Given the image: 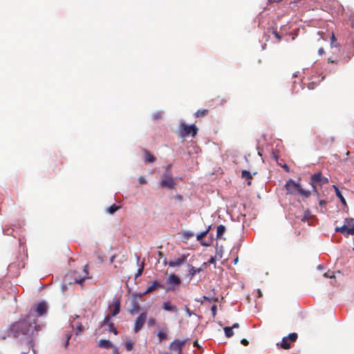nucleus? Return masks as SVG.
Wrapping results in <instances>:
<instances>
[{
  "instance_id": "31",
  "label": "nucleus",
  "mask_w": 354,
  "mask_h": 354,
  "mask_svg": "<svg viewBox=\"0 0 354 354\" xmlns=\"http://www.w3.org/2000/svg\"><path fill=\"white\" fill-rule=\"evenodd\" d=\"M144 266H145V263L143 261V262H142L140 267L139 268V269L137 271V273L135 275L136 278L140 277L142 274L143 270H144Z\"/></svg>"
},
{
  "instance_id": "30",
  "label": "nucleus",
  "mask_w": 354,
  "mask_h": 354,
  "mask_svg": "<svg viewBox=\"0 0 354 354\" xmlns=\"http://www.w3.org/2000/svg\"><path fill=\"white\" fill-rule=\"evenodd\" d=\"M196 274V269L192 265H189V275L192 278Z\"/></svg>"
},
{
  "instance_id": "59",
  "label": "nucleus",
  "mask_w": 354,
  "mask_h": 354,
  "mask_svg": "<svg viewBox=\"0 0 354 354\" xmlns=\"http://www.w3.org/2000/svg\"><path fill=\"white\" fill-rule=\"evenodd\" d=\"M52 167H53V171H55L56 170L55 166H53Z\"/></svg>"
},
{
  "instance_id": "42",
  "label": "nucleus",
  "mask_w": 354,
  "mask_h": 354,
  "mask_svg": "<svg viewBox=\"0 0 354 354\" xmlns=\"http://www.w3.org/2000/svg\"><path fill=\"white\" fill-rule=\"evenodd\" d=\"M109 320H110V315H107L106 317H105V318L104 319L103 322H102V324L103 325H106V324H109Z\"/></svg>"
},
{
  "instance_id": "51",
  "label": "nucleus",
  "mask_w": 354,
  "mask_h": 354,
  "mask_svg": "<svg viewBox=\"0 0 354 354\" xmlns=\"http://www.w3.org/2000/svg\"><path fill=\"white\" fill-rule=\"evenodd\" d=\"M136 297H138L139 298H142L144 295H145L146 294L145 293V292H142V293H139V294H136Z\"/></svg>"
},
{
  "instance_id": "44",
  "label": "nucleus",
  "mask_w": 354,
  "mask_h": 354,
  "mask_svg": "<svg viewBox=\"0 0 354 354\" xmlns=\"http://www.w3.org/2000/svg\"><path fill=\"white\" fill-rule=\"evenodd\" d=\"M328 63H334V64H338V59H333L332 57H329L328 59Z\"/></svg>"
},
{
  "instance_id": "49",
  "label": "nucleus",
  "mask_w": 354,
  "mask_h": 354,
  "mask_svg": "<svg viewBox=\"0 0 354 354\" xmlns=\"http://www.w3.org/2000/svg\"><path fill=\"white\" fill-rule=\"evenodd\" d=\"M287 172H288L290 171V169H289V167L286 165V164H284L283 165L281 166Z\"/></svg>"
},
{
  "instance_id": "11",
  "label": "nucleus",
  "mask_w": 354,
  "mask_h": 354,
  "mask_svg": "<svg viewBox=\"0 0 354 354\" xmlns=\"http://www.w3.org/2000/svg\"><path fill=\"white\" fill-rule=\"evenodd\" d=\"M187 256L182 254L180 257L170 261L168 263L169 267H178L187 262Z\"/></svg>"
},
{
  "instance_id": "4",
  "label": "nucleus",
  "mask_w": 354,
  "mask_h": 354,
  "mask_svg": "<svg viewBox=\"0 0 354 354\" xmlns=\"http://www.w3.org/2000/svg\"><path fill=\"white\" fill-rule=\"evenodd\" d=\"M328 183V178L323 176L321 172L314 174L310 177V185L313 188V192L318 194L319 192L316 188V185H324Z\"/></svg>"
},
{
  "instance_id": "22",
  "label": "nucleus",
  "mask_w": 354,
  "mask_h": 354,
  "mask_svg": "<svg viewBox=\"0 0 354 354\" xmlns=\"http://www.w3.org/2000/svg\"><path fill=\"white\" fill-rule=\"evenodd\" d=\"M145 160L149 162H154L156 160V157L150 153L148 151H145Z\"/></svg>"
},
{
  "instance_id": "20",
  "label": "nucleus",
  "mask_w": 354,
  "mask_h": 354,
  "mask_svg": "<svg viewBox=\"0 0 354 354\" xmlns=\"http://www.w3.org/2000/svg\"><path fill=\"white\" fill-rule=\"evenodd\" d=\"M156 335L160 343L167 339V334L164 329L158 330Z\"/></svg>"
},
{
  "instance_id": "17",
  "label": "nucleus",
  "mask_w": 354,
  "mask_h": 354,
  "mask_svg": "<svg viewBox=\"0 0 354 354\" xmlns=\"http://www.w3.org/2000/svg\"><path fill=\"white\" fill-rule=\"evenodd\" d=\"M47 307L45 303H39L36 308V313L39 315H43L46 313Z\"/></svg>"
},
{
  "instance_id": "29",
  "label": "nucleus",
  "mask_w": 354,
  "mask_h": 354,
  "mask_svg": "<svg viewBox=\"0 0 354 354\" xmlns=\"http://www.w3.org/2000/svg\"><path fill=\"white\" fill-rule=\"evenodd\" d=\"M181 234H182V237L185 240H189V239H191L192 237H193L194 236V234L189 231H184L182 232Z\"/></svg>"
},
{
  "instance_id": "61",
  "label": "nucleus",
  "mask_w": 354,
  "mask_h": 354,
  "mask_svg": "<svg viewBox=\"0 0 354 354\" xmlns=\"http://www.w3.org/2000/svg\"><path fill=\"white\" fill-rule=\"evenodd\" d=\"M238 261V258H236L235 260H234V264H236Z\"/></svg>"
},
{
  "instance_id": "62",
  "label": "nucleus",
  "mask_w": 354,
  "mask_h": 354,
  "mask_svg": "<svg viewBox=\"0 0 354 354\" xmlns=\"http://www.w3.org/2000/svg\"><path fill=\"white\" fill-rule=\"evenodd\" d=\"M139 261H140V257H137V263H138V262H139Z\"/></svg>"
},
{
  "instance_id": "23",
  "label": "nucleus",
  "mask_w": 354,
  "mask_h": 354,
  "mask_svg": "<svg viewBox=\"0 0 354 354\" xmlns=\"http://www.w3.org/2000/svg\"><path fill=\"white\" fill-rule=\"evenodd\" d=\"M208 113H209V110L206 109H204L198 110L195 113L194 115H195L196 118H203V117H205V116L207 115Z\"/></svg>"
},
{
  "instance_id": "37",
  "label": "nucleus",
  "mask_w": 354,
  "mask_h": 354,
  "mask_svg": "<svg viewBox=\"0 0 354 354\" xmlns=\"http://www.w3.org/2000/svg\"><path fill=\"white\" fill-rule=\"evenodd\" d=\"M351 226L349 228V232L351 235H354V219L353 218V222L350 223Z\"/></svg>"
},
{
  "instance_id": "12",
  "label": "nucleus",
  "mask_w": 354,
  "mask_h": 354,
  "mask_svg": "<svg viewBox=\"0 0 354 354\" xmlns=\"http://www.w3.org/2000/svg\"><path fill=\"white\" fill-rule=\"evenodd\" d=\"M160 185L162 187L172 189L176 185V183L170 176H168L165 179L161 180Z\"/></svg>"
},
{
  "instance_id": "34",
  "label": "nucleus",
  "mask_w": 354,
  "mask_h": 354,
  "mask_svg": "<svg viewBox=\"0 0 354 354\" xmlns=\"http://www.w3.org/2000/svg\"><path fill=\"white\" fill-rule=\"evenodd\" d=\"M203 299L209 302H212V301H218V298L217 297H206V296H204L203 297Z\"/></svg>"
},
{
  "instance_id": "64",
  "label": "nucleus",
  "mask_w": 354,
  "mask_h": 354,
  "mask_svg": "<svg viewBox=\"0 0 354 354\" xmlns=\"http://www.w3.org/2000/svg\"><path fill=\"white\" fill-rule=\"evenodd\" d=\"M159 254H160V256H162V252H159Z\"/></svg>"
},
{
  "instance_id": "52",
  "label": "nucleus",
  "mask_w": 354,
  "mask_h": 354,
  "mask_svg": "<svg viewBox=\"0 0 354 354\" xmlns=\"http://www.w3.org/2000/svg\"><path fill=\"white\" fill-rule=\"evenodd\" d=\"M231 327L232 328V329L233 328H238L239 327V324L238 323H235Z\"/></svg>"
},
{
  "instance_id": "36",
  "label": "nucleus",
  "mask_w": 354,
  "mask_h": 354,
  "mask_svg": "<svg viewBox=\"0 0 354 354\" xmlns=\"http://www.w3.org/2000/svg\"><path fill=\"white\" fill-rule=\"evenodd\" d=\"M211 311H212L213 317H215V316L216 315V312H217V306H216V305L214 304L212 306Z\"/></svg>"
},
{
  "instance_id": "24",
  "label": "nucleus",
  "mask_w": 354,
  "mask_h": 354,
  "mask_svg": "<svg viewBox=\"0 0 354 354\" xmlns=\"http://www.w3.org/2000/svg\"><path fill=\"white\" fill-rule=\"evenodd\" d=\"M84 272L85 273V277H82V278H80V279H77L75 278V281L77 283H80V284H82L83 282L84 281L85 279L86 278V276L88 274V266L87 265H85L84 266Z\"/></svg>"
},
{
  "instance_id": "8",
  "label": "nucleus",
  "mask_w": 354,
  "mask_h": 354,
  "mask_svg": "<svg viewBox=\"0 0 354 354\" xmlns=\"http://www.w3.org/2000/svg\"><path fill=\"white\" fill-rule=\"evenodd\" d=\"M187 339L180 340L178 339H176L170 343L169 348L171 351H178V353H182L183 346L187 342Z\"/></svg>"
},
{
  "instance_id": "39",
  "label": "nucleus",
  "mask_w": 354,
  "mask_h": 354,
  "mask_svg": "<svg viewBox=\"0 0 354 354\" xmlns=\"http://www.w3.org/2000/svg\"><path fill=\"white\" fill-rule=\"evenodd\" d=\"M324 276L327 278H335V275L333 272H327L324 274Z\"/></svg>"
},
{
  "instance_id": "27",
  "label": "nucleus",
  "mask_w": 354,
  "mask_h": 354,
  "mask_svg": "<svg viewBox=\"0 0 354 354\" xmlns=\"http://www.w3.org/2000/svg\"><path fill=\"white\" fill-rule=\"evenodd\" d=\"M120 208V206L116 205L115 204L111 205L108 209L107 212L110 214H114L116 211H118Z\"/></svg>"
},
{
  "instance_id": "38",
  "label": "nucleus",
  "mask_w": 354,
  "mask_h": 354,
  "mask_svg": "<svg viewBox=\"0 0 354 354\" xmlns=\"http://www.w3.org/2000/svg\"><path fill=\"white\" fill-rule=\"evenodd\" d=\"M308 216H309V214L308 212H306L303 216L301 218V221L302 222H306L308 221Z\"/></svg>"
},
{
  "instance_id": "41",
  "label": "nucleus",
  "mask_w": 354,
  "mask_h": 354,
  "mask_svg": "<svg viewBox=\"0 0 354 354\" xmlns=\"http://www.w3.org/2000/svg\"><path fill=\"white\" fill-rule=\"evenodd\" d=\"M272 33L279 41L281 40V37L276 30H273Z\"/></svg>"
},
{
  "instance_id": "63",
  "label": "nucleus",
  "mask_w": 354,
  "mask_h": 354,
  "mask_svg": "<svg viewBox=\"0 0 354 354\" xmlns=\"http://www.w3.org/2000/svg\"><path fill=\"white\" fill-rule=\"evenodd\" d=\"M187 313H189V308H187Z\"/></svg>"
},
{
  "instance_id": "60",
  "label": "nucleus",
  "mask_w": 354,
  "mask_h": 354,
  "mask_svg": "<svg viewBox=\"0 0 354 354\" xmlns=\"http://www.w3.org/2000/svg\"><path fill=\"white\" fill-rule=\"evenodd\" d=\"M258 293H259V297H261V292L259 290Z\"/></svg>"
},
{
  "instance_id": "54",
  "label": "nucleus",
  "mask_w": 354,
  "mask_h": 354,
  "mask_svg": "<svg viewBox=\"0 0 354 354\" xmlns=\"http://www.w3.org/2000/svg\"><path fill=\"white\" fill-rule=\"evenodd\" d=\"M0 337L2 340H5L7 337V335L6 334H3V335H0Z\"/></svg>"
},
{
  "instance_id": "10",
  "label": "nucleus",
  "mask_w": 354,
  "mask_h": 354,
  "mask_svg": "<svg viewBox=\"0 0 354 354\" xmlns=\"http://www.w3.org/2000/svg\"><path fill=\"white\" fill-rule=\"evenodd\" d=\"M132 297H133V300H132L131 307H130L129 311L131 315H135V314H137L140 311V304H139L138 301L136 299V295L133 294Z\"/></svg>"
},
{
  "instance_id": "57",
  "label": "nucleus",
  "mask_w": 354,
  "mask_h": 354,
  "mask_svg": "<svg viewBox=\"0 0 354 354\" xmlns=\"http://www.w3.org/2000/svg\"><path fill=\"white\" fill-rule=\"evenodd\" d=\"M176 197H177V198H178L180 200L182 199V196L180 195H177Z\"/></svg>"
},
{
  "instance_id": "6",
  "label": "nucleus",
  "mask_w": 354,
  "mask_h": 354,
  "mask_svg": "<svg viewBox=\"0 0 354 354\" xmlns=\"http://www.w3.org/2000/svg\"><path fill=\"white\" fill-rule=\"evenodd\" d=\"M167 283L168 284V286L166 288V290H172L179 286L180 283V279L175 274H171L167 280Z\"/></svg>"
},
{
  "instance_id": "14",
  "label": "nucleus",
  "mask_w": 354,
  "mask_h": 354,
  "mask_svg": "<svg viewBox=\"0 0 354 354\" xmlns=\"http://www.w3.org/2000/svg\"><path fill=\"white\" fill-rule=\"evenodd\" d=\"M162 286L157 281H154L145 291V294L151 293L158 288H162Z\"/></svg>"
},
{
  "instance_id": "1",
  "label": "nucleus",
  "mask_w": 354,
  "mask_h": 354,
  "mask_svg": "<svg viewBox=\"0 0 354 354\" xmlns=\"http://www.w3.org/2000/svg\"><path fill=\"white\" fill-rule=\"evenodd\" d=\"M32 327L35 330L40 329V326L37 325L35 322H32L28 319H25L12 324L8 331L12 334L14 337H18L20 335H27Z\"/></svg>"
},
{
  "instance_id": "21",
  "label": "nucleus",
  "mask_w": 354,
  "mask_h": 354,
  "mask_svg": "<svg viewBox=\"0 0 354 354\" xmlns=\"http://www.w3.org/2000/svg\"><path fill=\"white\" fill-rule=\"evenodd\" d=\"M98 346L101 348H110L112 347V344L109 340L106 339H100L98 342Z\"/></svg>"
},
{
  "instance_id": "3",
  "label": "nucleus",
  "mask_w": 354,
  "mask_h": 354,
  "mask_svg": "<svg viewBox=\"0 0 354 354\" xmlns=\"http://www.w3.org/2000/svg\"><path fill=\"white\" fill-rule=\"evenodd\" d=\"M198 131V128L195 124L187 125L182 123L179 127V136L184 138L191 135L192 137H195Z\"/></svg>"
},
{
  "instance_id": "28",
  "label": "nucleus",
  "mask_w": 354,
  "mask_h": 354,
  "mask_svg": "<svg viewBox=\"0 0 354 354\" xmlns=\"http://www.w3.org/2000/svg\"><path fill=\"white\" fill-rule=\"evenodd\" d=\"M225 335L227 337H231L234 335L233 329L230 326H226L224 328Z\"/></svg>"
},
{
  "instance_id": "48",
  "label": "nucleus",
  "mask_w": 354,
  "mask_h": 354,
  "mask_svg": "<svg viewBox=\"0 0 354 354\" xmlns=\"http://www.w3.org/2000/svg\"><path fill=\"white\" fill-rule=\"evenodd\" d=\"M324 53V48L322 47L319 48V49L318 50V54L319 55H322Z\"/></svg>"
},
{
  "instance_id": "46",
  "label": "nucleus",
  "mask_w": 354,
  "mask_h": 354,
  "mask_svg": "<svg viewBox=\"0 0 354 354\" xmlns=\"http://www.w3.org/2000/svg\"><path fill=\"white\" fill-rule=\"evenodd\" d=\"M215 262H216V258L212 257L208 260L207 263L214 264V263H215Z\"/></svg>"
},
{
  "instance_id": "33",
  "label": "nucleus",
  "mask_w": 354,
  "mask_h": 354,
  "mask_svg": "<svg viewBox=\"0 0 354 354\" xmlns=\"http://www.w3.org/2000/svg\"><path fill=\"white\" fill-rule=\"evenodd\" d=\"M75 329L78 333H81L84 330V327L81 323L77 322L75 325Z\"/></svg>"
},
{
  "instance_id": "26",
  "label": "nucleus",
  "mask_w": 354,
  "mask_h": 354,
  "mask_svg": "<svg viewBox=\"0 0 354 354\" xmlns=\"http://www.w3.org/2000/svg\"><path fill=\"white\" fill-rule=\"evenodd\" d=\"M330 47L331 48H337V50H339V46L337 43L336 37L335 35L333 33L330 38Z\"/></svg>"
},
{
  "instance_id": "19",
  "label": "nucleus",
  "mask_w": 354,
  "mask_h": 354,
  "mask_svg": "<svg viewBox=\"0 0 354 354\" xmlns=\"http://www.w3.org/2000/svg\"><path fill=\"white\" fill-rule=\"evenodd\" d=\"M333 187L335 192V194L336 196L339 198L341 203L344 205H346V201L345 200V198H344V196H342L341 192L339 191L338 187L337 185H333Z\"/></svg>"
},
{
  "instance_id": "50",
  "label": "nucleus",
  "mask_w": 354,
  "mask_h": 354,
  "mask_svg": "<svg viewBox=\"0 0 354 354\" xmlns=\"http://www.w3.org/2000/svg\"><path fill=\"white\" fill-rule=\"evenodd\" d=\"M317 34L320 36V38L322 39H325L323 37V35H324V32L322 31H318L317 32Z\"/></svg>"
},
{
  "instance_id": "18",
  "label": "nucleus",
  "mask_w": 354,
  "mask_h": 354,
  "mask_svg": "<svg viewBox=\"0 0 354 354\" xmlns=\"http://www.w3.org/2000/svg\"><path fill=\"white\" fill-rule=\"evenodd\" d=\"M241 177L242 178L245 179V180H248L247 184L248 185H251V180L252 178V176L251 173L247 170H243L241 172Z\"/></svg>"
},
{
  "instance_id": "43",
  "label": "nucleus",
  "mask_w": 354,
  "mask_h": 354,
  "mask_svg": "<svg viewBox=\"0 0 354 354\" xmlns=\"http://www.w3.org/2000/svg\"><path fill=\"white\" fill-rule=\"evenodd\" d=\"M138 181L140 184H146L147 183V180L145 179V177L143 176H140L139 178H138Z\"/></svg>"
},
{
  "instance_id": "2",
  "label": "nucleus",
  "mask_w": 354,
  "mask_h": 354,
  "mask_svg": "<svg viewBox=\"0 0 354 354\" xmlns=\"http://www.w3.org/2000/svg\"><path fill=\"white\" fill-rule=\"evenodd\" d=\"M285 187L287 194H295L297 192L304 198H308L311 194L310 191L304 189L299 184L292 179L286 182Z\"/></svg>"
},
{
  "instance_id": "5",
  "label": "nucleus",
  "mask_w": 354,
  "mask_h": 354,
  "mask_svg": "<svg viewBox=\"0 0 354 354\" xmlns=\"http://www.w3.org/2000/svg\"><path fill=\"white\" fill-rule=\"evenodd\" d=\"M298 338V335L296 333H290L288 336L282 338L281 343H277V346L279 348L283 349H289L291 347V344L289 342H295Z\"/></svg>"
},
{
  "instance_id": "15",
  "label": "nucleus",
  "mask_w": 354,
  "mask_h": 354,
  "mask_svg": "<svg viewBox=\"0 0 354 354\" xmlns=\"http://www.w3.org/2000/svg\"><path fill=\"white\" fill-rule=\"evenodd\" d=\"M162 308L166 311H170L173 313L178 312L177 307L173 305L170 301L164 302L162 304Z\"/></svg>"
},
{
  "instance_id": "58",
  "label": "nucleus",
  "mask_w": 354,
  "mask_h": 354,
  "mask_svg": "<svg viewBox=\"0 0 354 354\" xmlns=\"http://www.w3.org/2000/svg\"><path fill=\"white\" fill-rule=\"evenodd\" d=\"M201 270H202V269H201V268H198V269H196V273H197V272H201Z\"/></svg>"
},
{
  "instance_id": "53",
  "label": "nucleus",
  "mask_w": 354,
  "mask_h": 354,
  "mask_svg": "<svg viewBox=\"0 0 354 354\" xmlns=\"http://www.w3.org/2000/svg\"><path fill=\"white\" fill-rule=\"evenodd\" d=\"M193 346H195V347H198V348H199V347H200V346H199L198 342V341H197V340H196V341H194V343H193Z\"/></svg>"
},
{
  "instance_id": "9",
  "label": "nucleus",
  "mask_w": 354,
  "mask_h": 354,
  "mask_svg": "<svg viewBox=\"0 0 354 354\" xmlns=\"http://www.w3.org/2000/svg\"><path fill=\"white\" fill-rule=\"evenodd\" d=\"M352 223L353 222V218H346L345 221H344V224L343 226L342 227H337L335 228V231L336 232H340L342 233V234L344 235H349L350 234V232H349V228H350V226H351V224L349 223Z\"/></svg>"
},
{
  "instance_id": "13",
  "label": "nucleus",
  "mask_w": 354,
  "mask_h": 354,
  "mask_svg": "<svg viewBox=\"0 0 354 354\" xmlns=\"http://www.w3.org/2000/svg\"><path fill=\"white\" fill-rule=\"evenodd\" d=\"M210 228H211V227L209 226L206 230H205L204 232H202L201 233L198 234L197 235V236H196L197 241H198L202 245L209 246L210 245L209 243H207L204 242L203 241V239L207 234V233L210 230Z\"/></svg>"
},
{
  "instance_id": "45",
  "label": "nucleus",
  "mask_w": 354,
  "mask_h": 354,
  "mask_svg": "<svg viewBox=\"0 0 354 354\" xmlns=\"http://www.w3.org/2000/svg\"><path fill=\"white\" fill-rule=\"evenodd\" d=\"M71 335H66V343H65V347H67L68 345L69 344V340L71 339Z\"/></svg>"
},
{
  "instance_id": "40",
  "label": "nucleus",
  "mask_w": 354,
  "mask_h": 354,
  "mask_svg": "<svg viewBox=\"0 0 354 354\" xmlns=\"http://www.w3.org/2000/svg\"><path fill=\"white\" fill-rule=\"evenodd\" d=\"M109 326H110V330L112 331L115 335H117L118 333V332L117 329L113 327V324L110 323Z\"/></svg>"
},
{
  "instance_id": "47",
  "label": "nucleus",
  "mask_w": 354,
  "mask_h": 354,
  "mask_svg": "<svg viewBox=\"0 0 354 354\" xmlns=\"http://www.w3.org/2000/svg\"><path fill=\"white\" fill-rule=\"evenodd\" d=\"M241 343L244 346H248L249 344V342L246 339H242L241 340Z\"/></svg>"
},
{
  "instance_id": "55",
  "label": "nucleus",
  "mask_w": 354,
  "mask_h": 354,
  "mask_svg": "<svg viewBox=\"0 0 354 354\" xmlns=\"http://www.w3.org/2000/svg\"><path fill=\"white\" fill-rule=\"evenodd\" d=\"M113 354H120V353L118 352V351L116 348H113Z\"/></svg>"
},
{
  "instance_id": "35",
  "label": "nucleus",
  "mask_w": 354,
  "mask_h": 354,
  "mask_svg": "<svg viewBox=\"0 0 354 354\" xmlns=\"http://www.w3.org/2000/svg\"><path fill=\"white\" fill-rule=\"evenodd\" d=\"M156 319L154 317H149V319H148V322H147L148 326H153L156 324Z\"/></svg>"
},
{
  "instance_id": "32",
  "label": "nucleus",
  "mask_w": 354,
  "mask_h": 354,
  "mask_svg": "<svg viewBox=\"0 0 354 354\" xmlns=\"http://www.w3.org/2000/svg\"><path fill=\"white\" fill-rule=\"evenodd\" d=\"M133 343L131 341H127L125 343V348L127 351H131L133 348Z\"/></svg>"
},
{
  "instance_id": "56",
  "label": "nucleus",
  "mask_w": 354,
  "mask_h": 354,
  "mask_svg": "<svg viewBox=\"0 0 354 354\" xmlns=\"http://www.w3.org/2000/svg\"><path fill=\"white\" fill-rule=\"evenodd\" d=\"M325 204H326L325 201H324V200H321V201H319V205H325Z\"/></svg>"
},
{
  "instance_id": "25",
  "label": "nucleus",
  "mask_w": 354,
  "mask_h": 354,
  "mask_svg": "<svg viewBox=\"0 0 354 354\" xmlns=\"http://www.w3.org/2000/svg\"><path fill=\"white\" fill-rule=\"evenodd\" d=\"M225 231V227L223 225H220L217 227L216 238L220 239Z\"/></svg>"
},
{
  "instance_id": "7",
  "label": "nucleus",
  "mask_w": 354,
  "mask_h": 354,
  "mask_svg": "<svg viewBox=\"0 0 354 354\" xmlns=\"http://www.w3.org/2000/svg\"><path fill=\"white\" fill-rule=\"evenodd\" d=\"M147 313H142L135 320L133 331L135 333H138L143 327L147 320Z\"/></svg>"
},
{
  "instance_id": "16",
  "label": "nucleus",
  "mask_w": 354,
  "mask_h": 354,
  "mask_svg": "<svg viewBox=\"0 0 354 354\" xmlns=\"http://www.w3.org/2000/svg\"><path fill=\"white\" fill-rule=\"evenodd\" d=\"M113 306L114 307V309L111 313L112 317L116 316L118 314H119L120 311V301L118 299H115L113 301Z\"/></svg>"
}]
</instances>
